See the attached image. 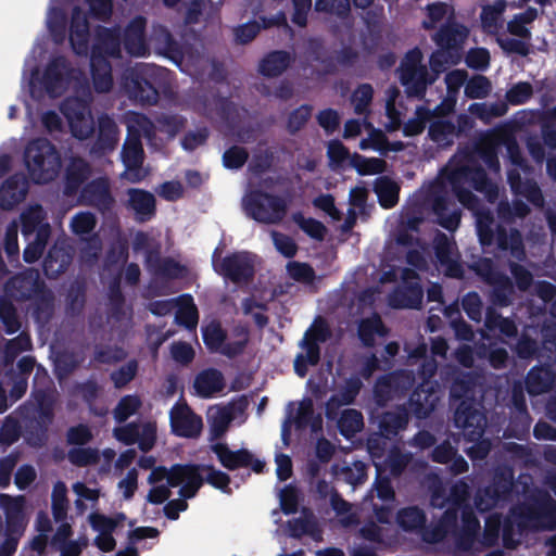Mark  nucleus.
<instances>
[{"mask_svg": "<svg viewBox=\"0 0 556 556\" xmlns=\"http://www.w3.org/2000/svg\"><path fill=\"white\" fill-rule=\"evenodd\" d=\"M437 255L440 266L445 275L451 277H458L462 274L460 266L454 257V244L443 239L437 245Z\"/></svg>", "mask_w": 556, "mask_h": 556, "instance_id": "58836bf2", "label": "nucleus"}, {"mask_svg": "<svg viewBox=\"0 0 556 556\" xmlns=\"http://www.w3.org/2000/svg\"><path fill=\"white\" fill-rule=\"evenodd\" d=\"M52 516L56 522H61L67 517L68 500L66 485L59 481L54 484L51 495Z\"/></svg>", "mask_w": 556, "mask_h": 556, "instance_id": "37998d69", "label": "nucleus"}, {"mask_svg": "<svg viewBox=\"0 0 556 556\" xmlns=\"http://www.w3.org/2000/svg\"><path fill=\"white\" fill-rule=\"evenodd\" d=\"M363 388V382L358 377H350L345 380L342 388L337 392L342 403L351 405L356 400Z\"/></svg>", "mask_w": 556, "mask_h": 556, "instance_id": "774afa93", "label": "nucleus"}, {"mask_svg": "<svg viewBox=\"0 0 556 556\" xmlns=\"http://www.w3.org/2000/svg\"><path fill=\"white\" fill-rule=\"evenodd\" d=\"M156 311L165 313H198L192 296L188 294L159 302Z\"/></svg>", "mask_w": 556, "mask_h": 556, "instance_id": "09e8293b", "label": "nucleus"}, {"mask_svg": "<svg viewBox=\"0 0 556 556\" xmlns=\"http://www.w3.org/2000/svg\"><path fill=\"white\" fill-rule=\"evenodd\" d=\"M70 254L61 248H54L45 260V271L48 276L54 277L62 273L70 264Z\"/></svg>", "mask_w": 556, "mask_h": 556, "instance_id": "49530a36", "label": "nucleus"}, {"mask_svg": "<svg viewBox=\"0 0 556 556\" xmlns=\"http://www.w3.org/2000/svg\"><path fill=\"white\" fill-rule=\"evenodd\" d=\"M126 125L128 137L123 150V162L126 167L124 176L130 181H139L146 176V172L140 168L143 155L140 137H150L152 125L144 116L137 113L127 116Z\"/></svg>", "mask_w": 556, "mask_h": 556, "instance_id": "f257e3e1", "label": "nucleus"}, {"mask_svg": "<svg viewBox=\"0 0 556 556\" xmlns=\"http://www.w3.org/2000/svg\"><path fill=\"white\" fill-rule=\"evenodd\" d=\"M143 26V20L136 18L126 31L125 47L132 55L141 56L146 53V45L142 38Z\"/></svg>", "mask_w": 556, "mask_h": 556, "instance_id": "ea45409f", "label": "nucleus"}, {"mask_svg": "<svg viewBox=\"0 0 556 556\" xmlns=\"http://www.w3.org/2000/svg\"><path fill=\"white\" fill-rule=\"evenodd\" d=\"M467 38V29L459 25H448L437 36L435 41L440 49L431 58V68L439 73L444 64H455L460 60L459 48Z\"/></svg>", "mask_w": 556, "mask_h": 556, "instance_id": "39448f33", "label": "nucleus"}, {"mask_svg": "<svg viewBox=\"0 0 556 556\" xmlns=\"http://www.w3.org/2000/svg\"><path fill=\"white\" fill-rule=\"evenodd\" d=\"M422 55L419 50L408 52L401 64L400 78L407 93L418 96L431 84L434 78L428 77L426 68L421 65Z\"/></svg>", "mask_w": 556, "mask_h": 556, "instance_id": "9d476101", "label": "nucleus"}, {"mask_svg": "<svg viewBox=\"0 0 556 556\" xmlns=\"http://www.w3.org/2000/svg\"><path fill=\"white\" fill-rule=\"evenodd\" d=\"M67 459L76 467H87L100 462V453L94 447H72L67 453Z\"/></svg>", "mask_w": 556, "mask_h": 556, "instance_id": "de8ad7c7", "label": "nucleus"}, {"mask_svg": "<svg viewBox=\"0 0 556 556\" xmlns=\"http://www.w3.org/2000/svg\"><path fill=\"white\" fill-rule=\"evenodd\" d=\"M22 434V427L16 419L8 417L0 428V443L12 445L18 441Z\"/></svg>", "mask_w": 556, "mask_h": 556, "instance_id": "052dcab7", "label": "nucleus"}, {"mask_svg": "<svg viewBox=\"0 0 556 556\" xmlns=\"http://www.w3.org/2000/svg\"><path fill=\"white\" fill-rule=\"evenodd\" d=\"M87 35H88V25L86 17L83 16L79 12H75L71 26V35L70 40L74 51L77 54L84 53L87 50Z\"/></svg>", "mask_w": 556, "mask_h": 556, "instance_id": "a19ab883", "label": "nucleus"}, {"mask_svg": "<svg viewBox=\"0 0 556 556\" xmlns=\"http://www.w3.org/2000/svg\"><path fill=\"white\" fill-rule=\"evenodd\" d=\"M172 432L180 438L193 439L200 435L203 428L202 418L187 403L175 404L169 412Z\"/></svg>", "mask_w": 556, "mask_h": 556, "instance_id": "2eb2a0df", "label": "nucleus"}, {"mask_svg": "<svg viewBox=\"0 0 556 556\" xmlns=\"http://www.w3.org/2000/svg\"><path fill=\"white\" fill-rule=\"evenodd\" d=\"M74 391L87 405L92 415L102 417L106 414V410L98 409L96 406V401L102 392V388L97 380L90 378L86 381L78 382L74 386Z\"/></svg>", "mask_w": 556, "mask_h": 556, "instance_id": "473e14b6", "label": "nucleus"}, {"mask_svg": "<svg viewBox=\"0 0 556 556\" xmlns=\"http://www.w3.org/2000/svg\"><path fill=\"white\" fill-rule=\"evenodd\" d=\"M139 364L137 359H130L119 368L110 374V379L115 389H124L138 374Z\"/></svg>", "mask_w": 556, "mask_h": 556, "instance_id": "3c124183", "label": "nucleus"}, {"mask_svg": "<svg viewBox=\"0 0 556 556\" xmlns=\"http://www.w3.org/2000/svg\"><path fill=\"white\" fill-rule=\"evenodd\" d=\"M363 130L367 132L368 137L359 142V148L362 150L372 149L382 152L389 149L399 151L403 148V144L400 142H396L389 148L384 136L380 130H376L370 124L356 119H350L345 123L343 136L344 138H354L362 134Z\"/></svg>", "mask_w": 556, "mask_h": 556, "instance_id": "dca6fc26", "label": "nucleus"}, {"mask_svg": "<svg viewBox=\"0 0 556 556\" xmlns=\"http://www.w3.org/2000/svg\"><path fill=\"white\" fill-rule=\"evenodd\" d=\"M381 316L370 315L358 323L357 336L364 346L372 348L376 343V336L386 338L389 334V328L383 324Z\"/></svg>", "mask_w": 556, "mask_h": 556, "instance_id": "c756f323", "label": "nucleus"}, {"mask_svg": "<svg viewBox=\"0 0 556 556\" xmlns=\"http://www.w3.org/2000/svg\"><path fill=\"white\" fill-rule=\"evenodd\" d=\"M364 418L361 412L354 408H348L342 412L338 421L340 433L345 438H351L362 430Z\"/></svg>", "mask_w": 556, "mask_h": 556, "instance_id": "79ce46f5", "label": "nucleus"}, {"mask_svg": "<svg viewBox=\"0 0 556 556\" xmlns=\"http://www.w3.org/2000/svg\"><path fill=\"white\" fill-rule=\"evenodd\" d=\"M454 189L457 193L459 201L473 210L477 216V228L480 237V241L482 244H490L493 241V230L491 228V224L493 223L492 218L488 213L480 212L475 207V198L470 192L458 190L456 182H454Z\"/></svg>", "mask_w": 556, "mask_h": 556, "instance_id": "cd10ccee", "label": "nucleus"}, {"mask_svg": "<svg viewBox=\"0 0 556 556\" xmlns=\"http://www.w3.org/2000/svg\"><path fill=\"white\" fill-rule=\"evenodd\" d=\"M254 262V256L245 252L223 256V249L219 247L212 255L214 270L235 282H241L252 277Z\"/></svg>", "mask_w": 556, "mask_h": 556, "instance_id": "0eeeda50", "label": "nucleus"}, {"mask_svg": "<svg viewBox=\"0 0 556 556\" xmlns=\"http://www.w3.org/2000/svg\"><path fill=\"white\" fill-rule=\"evenodd\" d=\"M202 338L210 352L219 353L227 339V332L219 323L212 321L203 328Z\"/></svg>", "mask_w": 556, "mask_h": 556, "instance_id": "c03bdc74", "label": "nucleus"}, {"mask_svg": "<svg viewBox=\"0 0 556 556\" xmlns=\"http://www.w3.org/2000/svg\"><path fill=\"white\" fill-rule=\"evenodd\" d=\"M555 381L556 375L551 366H534L527 374L526 389L530 395H540L551 391Z\"/></svg>", "mask_w": 556, "mask_h": 556, "instance_id": "393cba45", "label": "nucleus"}, {"mask_svg": "<svg viewBox=\"0 0 556 556\" xmlns=\"http://www.w3.org/2000/svg\"><path fill=\"white\" fill-rule=\"evenodd\" d=\"M504 11V4L497 2L494 5H486L482 10L481 18L484 28L488 31H495L501 22V15Z\"/></svg>", "mask_w": 556, "mask_h": 556, "instance_id": "69168bd1", "label": "nucleus"}, {"mask_svg": "<svg viewBox=\"0 0 556 556\" xmlns=\"http://www.w3.org/2000/svg\"><path fill=\"white\" fill-rule=\"evenodd\" d=\"M38 419H30L26 425L27 439L34 445H40L47 439L48 426L54 417L53 405L47 404V406L38 408Z\"/></svg>", "mask_w": 556, "mask_h": 556, "instance_id": "c85d7f7f", "label": "nucleus"}, {"mask_svg": "<svg viewBox=\"0 0 556 556\" xmlns=\"http://www.w3.org/2000/svg\"><path fill=\"white\" fill-rule=\"evenodd\" d=\"M199 466L201 467V472H207L206 477L204 478V483L206 482L213 488L222 490L223 492L229 490L231 479L228 473L216 469L213 465L199 464Z\"/></svg>", "mask_w": 556, "mask_h": 556, "instance_id": "4d7b16f0", "label": "nucleus"}, {"mask_svg": "<svg viewBox=\"0 0 556 556\" xmlns=\"http://www.w3.org/2000/svg\"><path fill=\"white\" fill-rule=\"evenodd\" d=\"M408 421L409 412L405 406H396L393 410L383 412L377 417L379 432L390 440L405 430Z\"/></svg>", "mask_w": 556, "mask_h": 556, "instance_id": "5701e85b", "label": "nucleus"}, {"mask_svg": "<svg viewBox=\"0 0 556 556\" xmlns=\"http://www.w3.org/2000/svg\"><path fill=\"white\" fill-rule=\"evenodd\" d=\"M412 386V379L404 370H395L380 376L372 388L374 400L380 407L397 395L405 394Z\"/></svg>", "mask_w": 556, "mask_h": 556, "instance_id": "f8f14e48", "label": "nucleus"}, {"mask_svg": "<svg viewBox=\"0 0 556 556\" xmlns=\"http://www.w3.org/2000/svg\"><path fill=\"white\" fill-rule=\"evenodd\" d=\"M93 439V434L89 426L79 424L70 427L66 431V441L70 445L84 446Z\"/></svg>", "mask_w": 556, "mask_h": 556, "instance_id": "680f3d73", "label": "nucleus"}, {"mask_svg": "<svg viewBox=\"0 0 556 556\" xmlns=\"http://www.w3.org/2000/svg\"><path fill=\"white\" fill-rule=\"evenodd\" d=\"M289 535L294 539H301L303 535H309L314 541L323 540V533L319 529L313 514L305 517L293 518L288 521Z\"/></svg>", "mask_w": 556, "mask_h": 556, "instance_id": "2f4dec72", "label": "nucleus"}, {"mask_svg": "<svg viewBox=\"0 0 556 556\" xmlns=\"http://www.w3.org/2000/svg\"><path fill=\"white\" fill-rule=\"evenodd\" d=\"M290 60V55L286 52H274L263 60L261 72L266 76H277L289 66Z\"/></svg>", "mask_w": 556, "mask_h": 556, "instance_id": "8fccbe9b", "label": "nucleus"}, {"mask_svg": "<svg viewBox=\"0 0 556 556\" xmlns=\"http://www.w3.org/2000/svg\"><path fill=\"white\" fill-rule=\"evenodd\" d=\"M453 108L454 100L448 98L435 110V114L440 117L430 124L429 134L432 140L440 146L447 144L455 134L454 126L443 117V115L451 112Z\"/></svg>", "mask_w": 556, "mask_h": 556, "instance_id": "bb28decb", "label": "nucleus"}, {"mask_svg": "<svg viewBox=\"0 0 556 556\" xmlns=\"http://www.w3.org/2000/svg\"><path fill=\"white\" fill-rule=\"evenodd\" d=\"M460 508L447 505L440 519L421 534L426 543L435 544L443 542L448 534L458 529V516Z\"/></svg>", "mask_w": 556, "mask_h": 556, "instance_id": "4be33fe9", "label": "nucleus"}, {"mask_svg": "<svg viewBox=\"0 0 556 556\" xmlns=\"http://www.w3.org/2000/svg\"><path fill=\"white\" fill-rule=\"evenodd\" d=\"M535 17L534 10H528L526 13L516 16L509 24L508 29L510 35L517 38H498L497 41L503 50L507 52H516L526 54L528 52V29L525 24L531 22Z\"/></svg>", "mask_w": 556, "mask_h": 556, "instance_id": "6ab92c4d", "label": "nucleus"}, {"mask_svg": "<svg viewBox=\"0 0 556 556\" xmlns=\"http://www.w3.org/2000/svg\"><path fill=\"white\" fill-rule=\"evenodd\" d=\"M460 179H464L465 181H470V184L477 189L485 192V195L491 201L495 193H496V187L485 180L484 174L480 170L476 172L475 174L470 173H459L455 180L458 181Z\"/></svg>", "mask_w": 556, "mask_h": 556, "instance_id": "bf43d9fd", "label": "nucleus"}, {"mask_svg": "<svg viewBox=\"0 0 556 556\" xmlns=\"http://www.w3.org/2000/svg\"><path fill=\"white\" fill-rule=\"evenodd\" d=\"M438 392L432 386L421 383L409 395V410L417 419L428 418L439 403Z\"/></svg>", "mask_w": 556, "mask_h": 556, "instance_id": "412c9836", "label": "nucleus"}, {"mask_svg": "<svg viewBox=\"0 0 556 556\" xmlns=\"http://www.w3.org/2000/svg\"><path fill=\"white\" fill-rule=\"evenodd\" d=\"M245 213L260 223H277L285 214L283 202L270 194L253 191L243 199Z\"/></svg>", "mask_w": 556, "mask_h": 556, "instance_id": "6e6552de", "label": "nucleus"}, {"mask_svg": "<svg viewBox=\"0 0 556 556\" xmlns=\"http://www.w3.org/2000/svg\"><path fill=\"white\" fill-rule=\"evenodd\" d=\"M3 508L5 514L4 534L21 538L26 528L23 497L12 498L8 496V503L3 505Z\"/></svg>", "mask_w": 556, "mask_h": 556, "instance_id": "a878e982", "label": "nucleus"}, {"mask_svg": "<svg viewBox=\"0 0 556 556\" xmlns=\"http://www.w3.org/2000/svg\"><path fill=\"white\" fill-rule=\"evenodd\" d=\"M113 55L118 51V42L114 33L105 30L99 35L98 43L92 49L91 68L94 87L99 91H108L112 85L110 66L102 52Z\"/></svg>", "mask_w": 556, "mask_h": 556, "instance_id": "423d86ee", "label": "nucleus"}, {"mask_svg": "<svg viewBox=\"0 0 556 556\" xmlns=\"http://www.w3.org/2000/svg\"><path fill=\"white\" fill-rule=\"evenodd\" d=\"M412 456L406 453H402L399 448H393L388 454L384 463L390 471V475L394 478L400 477L408 466Z\"/></svg>", "mask_w": 556, "mask_h": 556, "instance_id": "13d9d810", "label": "nucleus"}, {"mask_svg": "<svg viewBox=\"0 0 556 556\" xmlns=\"http://www.w3.org/2000/svg\"><path fill=\"white\" fill-rule=\"evenodd\" d=\"M225 378L220 370L206 368L197 374L193 388L201 399H212L225 388Z\"/></svg>", "mask_w": 556, "mask_h": 556, "instance_id": "b1692460", "label": "nucleus"}, {"mask_svg": "<svg viewBox=\"0 0 556 556\" xmlns=\"http://www.w3.org/2000/svg\"><path fill=\"white\" fill-rule=\"evenodd\" d=\"M87 166L83 160H74L66 169L67 191H74L86 177Z\"/></svg>", "mask_w": 556, "mask_h": 556, "instance_id": "338daca9", "label": "nucleus"}, {"mask_svg": "<svg viewBox=\"0 0 556 556\" xmlns=\"http://www.w3.org/2000/svg\"><path fill=\"white\" fill-rule=\"evenodd\" d=\"M328 157L332 167H342L349 164L362 175H372L384 169V162L380 159H366L359 155H350L345 147L339 141L328 144Z\"/></svg>", "mask_w": 556, "mask_h": 556, "instance_id": "9b49d317", "label": "nucleus"}, {"mask_svg": "<svg viewBox=\"0 0 556 556\" xmlns=\"http://www.w3.org/2000/svg\"><path fill=\"white\" fill-rule=\"evenodd\" d=\"M220 465L227 470L233 471L239 468L250 467L255 473H262L265 468V462L254 458L253 454L247 448L232 451L226 443H215L211 446Z\"/></svg>", "mask_w": 556, "mask_h": 556, "instance_id": "ddd939ff", "label": "nucleus"}, {"mask_svg": "<svg viewBox=\"0 0 556 556\" xmlns=\"http://www.w3.org/2000/svg\"><path fill=\"white\" fill-rule=\"evenodd\" d=\"M375 190L379 202L383 207H391L396 203L399 187L392 180L387 177L378 178L375 185Z\"/></svg>", "mask_w": 556, "mask_h": 556, "instance_id": "603ef678", "label": "nucleus"}, {"mask_svg": "<svg viewBox=\"0 0 556 556\" xmlns=\"http://www.w3.org/2000/svg\"><path fill=\"white\" fill-rule=\"evenodd\" d=\"M513 482L510 478L505 477L504 475H496L494 481L491 485L486 486L484 490V494L491 500V503L486 504L484 507L482 506V500L480 498L477 502V507L480 510H486L495 505L498 501L506 498L511 491Z\"/></svg>", "mask_w": 556, "mask_h": 556, "instance_id": "c9c22d12", "label": "nucleus"}, {"mask_svg": "<svg viewBox=\"0 0 556 556\" xmlns=\"http://www.w3.org/2000/svg\"><path fill=\"white\" fill-rule=\"evenodd\" d=\"M342 477L343 480L353 485L357 486L359 484H363L367 479V467L362 462H355L353 464V467L345 466L342 468Z\"/></svg>", "mask_w": 556, "mask_h": 556, "instance_id": "e2e57ef3", "label": "nucleus"}, {"mask_svg": "<svg viewBox=\"0 0 556 556\" xmlns=\"http://www.w3.org/2000/svg\"><path fill=\"white\" fill-rule=\"evenodd\" d=\"M481 407V403L464 401L458 403L454 412V425L463 431L466 440H478L484 434L486 417Z\"/></svg>", "mask_w": 556, "mask_h": 556, "instance_id": "1a4fd4ad", "label": "nucleus"}, {"mask_svg": "<svg viewBox=\"0 0 556 556\" xmlns=\"http://www.w3.org/2000/svg\"><path fill=\"white\" fill-rule=\"evenodd\" d=\"M23 235L27 241L24 258L28 263L37 261L49 237V225L43 223L41 207H29L22 216Z\"/></svg>", "mask_w": 556, "mask_h": 556, "instance_id": "20e7f679", "label": "nucleus"}, {"mask_svg": "<svg viewBox=\"0 0 556 556\" xmlns=\"http://www.w3.org/2000/svg\"><path fill=\"white\" fill-rule=\"evenodd\" d=\"M142 402L136 394H127L121 397L115 408L113 409V416L116 422L123 424L130 416L136 414L141 407Z\"/></svg>", "mask_w": 556, "mask_h": 556, "instance_id": "a18cd8bd", "label": "nucleus"}, {"mask_svg": "<svg viewBox=\"0 0 556 556\" xmlns=\"http://www.w3.org/2000/svg\"><path fill=\"white\" fill-rule=\"evenodd\" d=\"M155 76V70L149 66L131 71L126 77L125 89L130 97L141 102H154L157 97Z\"/></svg>", "mask_w": 556, "mask_h": 556, "instance_id": "4468645a", "label": "nucleus"}, {"mask_svg": "<svg viewBox=\"0 0 556 556\" xmlns=\"http://www.w3.org/2000/svg\"><path fill=\"white\" fill-rule=\"evenodd\" d=\"M396 523L405 532L424 533L427 527V515L425 510L418 506H406L400 508L396 513Z\"/></svg>", "mask_w": 556, "mask_h": 556, "instance_id": "7c9ffc66", "label": "nucleus"}, {"mask_svg": "<svg viewBox=\"0 0 556 556\" xmlns=\"http://www.w3.org/2000/svg\"><path fill=\"white\" fill-rule=\"evenodd\" d=\"M128 205L135 212L137 218L146 219L154 213V197L143 190L130 189L128 191Z\"/></svg>", "mask_w": 556, "mask_h": 556, "instance_id": "f704fd0d", "label": "nucleus"}, {"mask_svg": "<svg viewBox=\"0 0 556 556\" xmlns=\"http://www.w3.org/2000/svg\"><path fill=\"white\" fill-rule=\"evenodd\" d=\"M451 14V10L446 4L433 3L427 8V18L422 21V25L425 28L434 27L438 23L448 20Z\"/></svg>", "mask_w": 556, "mask_h": 556, "instance_id": "0e129e2a", "label": "nucleus"}, {"mask_svg": "<svg viewBox=\"0 0 556 556\" xmlns=\"http://www.w3.org/2000/svg\"><path fill=\"white\" fill-rule=\"evenodd\" d=\"M194 471H201L199 464H175L168 469L167 485L169 488L179 486L185 482L189 475Z\"/></svg>", "mask_w": 556, "mask_h": 556, "instance_id": "5fc2aeb1", "label": "nucleus"}, {"mask_svg": "<svg viewBox=\"0 0 556 556\" xmlns=\"http://www.w3.org/2000/svg\"><path fill=\"white\" fill-rule=\"evenodd\" d=\"M72 134L78 139L87 138L93 130V119L84 102L78 99H70L63 108Z\"/></svg>", "mask_w": 556, "mask_h": 556, "instance_id": "a211bd4d", "label": "nucleus"}, {"mask_svg": "<svg viewBox=\"0 0 556 556\" xmlns=\"http://www.w3.org/2000/svg\"><path fill=\"white\" fill-rule=\"evenodd\" d=\"M26 181L22 176L7 180L0 188V206L9 208L21 202L26 194Z\"/></svg>", "mask_w": 556, "mask_h": 556, "instance_id": "72a5a7b5", "label": "nucleus"}, {"mask_svg": "<svg viewBox=\"0 0 556 556\" xmlns=\"http://www.w3.org/2000/svg\"><path fill=\"white\" fill-rule=\"evenodd\" d=\"M450 396L453 401L470 404L480 403L478 397H482V383L480 377L471 371L460 372L455 377L451 384Z\"/></svg>", "mask_w": 556, "mask_h": 556, "instance_id": "aec40b11", "label": "nucleus"}, {"mask_svg": "<svg viewBox=\"0 0 556 556\" xmlns=\"http://www.w3.org/2000/svg\"><path fill=\"white\" fill-rule=\"evenodd\" d=\"M303 346L306 353L298 354L293 363L294 372L300 378L306 377L308 365L316 366L320 361V348L315 341H304Z\"/></svg>", "mask_w": 556, "mask_h": 556, "instance_id": "4c0bfd02", "label": "nucleus"}, {"mask_svg": "<svg viewBox=\"0 0 556 556\" xmlns=\"http://www.w3.org/2000/svg\"><path fill=\"white\" fill-rule=\"evenodd\" d=\"M502 522L498 515L488 517L485 519L480 543L488 548L495 546L498 542Z\"/></svg>", "mask_w": 556, "mask_h": 556, "instance_id": "6e6d98bb", "label": "nucleus"}, {"mask_svg": "<svg viewBox=\"0 0 556 556\" xmlns=\"http://www.w3.org/2000/svg\"><path fill=\"white\" fill-rule=\"evenodd\" d=\"M30 350H33L30 334L28 331L22 330L18 336L5 342L2 352V362L5 366L12 365L21 353Z\"/></svg>", "mask_w": 556, "mask_h": 556, "instance_id": "e433bc0d", "label": "nucleus"}, {"mask_svg": "<svg viewBox=\"0 0 556 556\" xmlns=\"http://www.w3.org/2000/svg\"><path fill=\"white\" fill-rule=\"evenodd\" d=\"M402 278L404 290L401 289L390 296V306L395 309H418L422 292L415 271L412 269H404L402 271Z\"/></svg>", "mask_w": 556, "mask_h": 556, "instance_id": "f3484780", "label": "nucleus"}, {"mask_svg": "<svg viewBox=\"0 0 556 556\" xmlns=\"http://www.w3.org/2000/svg\"><path fill=\"white\" fill-rule=\"evenodd\" d=\"M127 353L123 348L110 345H97L93 354V359L100 364H115L126 358Z\"/></svg>", "mask_w": 556, "mask_h": 556, "instance_id": "864d4df0", "label": "nucleus"}, {"mask_svg": "<svg viewBox=\"0 0 556 556\" xmlns=\"http://www.w3.org/2000/svg\"><path fill=\"white\" fill-rule=\"evenodd\" d=\"M34 70L35 63L31 60H27L25 63L24 78L27 77V73L29 72V91L34 97L40 96L43 90L51 97H56L72 84L66 63L63 59H58L50 64L42 76H38Z\"/></svg>", "mask_w": 556, "mask_h": 556, "instance_id": "7ed1b4c3", "label": "nucleus"}, {"mask_svg": "<svg viewBox=\"0 0 556 556\" xmlns=\"http://www.w3.org/2000/svg\"><path fill=\"white\" fill-rule=\"evenodd\" d=\"M25 164L31 179L38 184L52 180L61 162L55 149L47 140H37L26 148Z\"/></svg>", "mask_w": 556, "mask_h": 556, "instance_id": "f03ea898", "label": "nucleus"}]
</instances>
